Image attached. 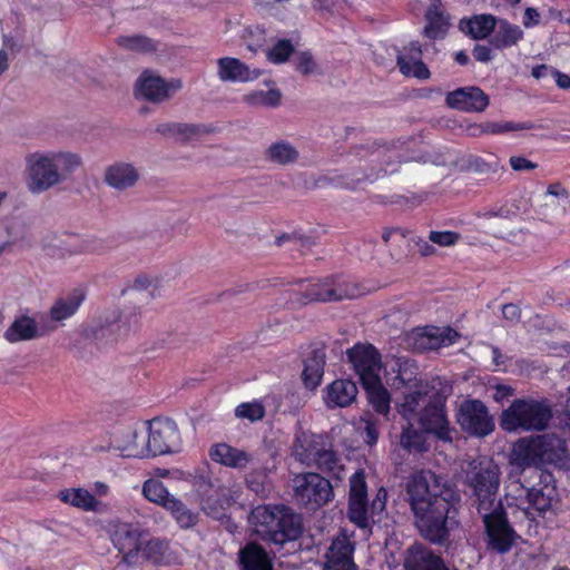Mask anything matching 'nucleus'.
Returning <instances> with one entry per match:
<instances>
[{
	"mask_svg": "<svg viewBox=\"0 0 570 570\" xmlns=\"http://www.w3.org/2000/svg\"><path fill=\"white\" fill-rule=\"evenodd\" d=\"M405 502L419 534L435 546H448L455 523L460 495L441 475L419 470L405 482Z\"/></svg>",
	"mask_w": 570,
	"mask_h": 570,
	"instance_id": "nucleus-1",
	"label": "nucleus"
},
{
	"mask_svg": "<svg viewBox=\"0 0 570 570\" xmlns=\"http://www.w3.org/2000/svg\"><path fill=\"white\" fill-rule=\"evenodd\" d=\"M440 380L423 384L404 396L399 412L406 421L417 420L421 429L436 439L452 443L456 432L445 413V396L440 392Z\"/></svg>",
	"mask_w": 570,
	"mask_h": 570,
	"instance_id": "nucleus-2",
	"label": "nucleus"
},
{
	"mask_svg": "<svg viewBox=\"0 0 570 570\" xmlns=\"http://www.w3.org/2000/svg\"><path fill=\"white\" fill-rule=\"evenodd\" d=\"M81 165V157L75 153H33L26 158L27 187L32 194L45 193L63 183Z\"/></svg>",
	"mask_w": 570,
	"mask_h": 570,
	"instance_id": "nucleus-3",
	"label": "nucleus"
},
{
	"mask_svg": "<svg viewBox=\"0 0 570 570\" xmlns=\"http://www.w3.org/2000/svg\"><path fill=\"white\" fill-rule=\"evenodd\" d=\"M567 453V442L554 433L525 436L513 443L510 464L520 471L544 464L557 465L566 460Z\"/></svg>",
	"mask_w": 570,
	"mask_h": 570,
	"instance_id": "nucleus-4",
	"label": "nucleus"
},
{
	"mask_svg": "<svg viewBox=\"0 0 570 570\" xmlns=\"http://www.w3.org/2000/svg\"><path fill=\"white\" fill-rule=\"evenodd\" d=\"M552 409L546 399H515L501 412L500 428L508 433L541 432L548 429Z\"/></svg>",
	"mask_w": 570,
	"mask_h": 570,
	"instance_id": "nucleus-5",
	"label": "nucleus"
},
{
	"mask_svg": "<svg viewBox=\"0 0 570 570\" xmlns=\"http://www.w3.org/2000/svg\"><path fill=\"white\" fill-rule=\"evenodd\" d=\"M252 520L263 540L279 546L296 540L303 532L301 515L285 505L258 507L253 511Z\"/></svg>",
	"mask_w": 570,
	"mask_h": 570,
	"instance_id": "nucleus-6",
	"label": "nucleus"
},
{
	"mask_svg": "<svg viewBox=\"0 0 570 570\" xmlns=\"http://www.w3.org/2000/svg\"><path fill=\"white\" fill-rule=\"evenodd\" d=\"M500 483L501 471L493 459L484 455L469 462L465 484L471 491V505L476 511H488L491 507L501 503L498 500Z\"/></svg>",
	"mask_w": 570,
	"mask_h": 570,
	"instance_id": "nucleus-7",
	"label": "nucleus"
},
{
	"mask_svg": "<svg viewBox=\"0 0 570 570\" xmlns=\"http://www.w3.org/2000/svg\"><path fill=\"white\" fill-rule=\"evenodd\" d=\"M292 488L295 501L309 510H316L334 498L330 480L316 472L296 474Z\"/></svg>",
	"mask_w": 570,
	"mask_h": 570,
	"instance_id": "nucleus-8",
	"label": "nucleus"
},
{
	"mask_svg": "<svg viewBox=\"0 0 570 570\" xmlns=\"http://www.w3.org/2000/svg\"><path fill=\"white\" fill-rule=\"evenodd\" d=\"M478 513L483 520L489 546L499 553L508 552L514 543L515 532L508 521L503 504L499 503Z\"/></svg>",
	"mask_w": 570,
	"mask_h": 570,
	"instance_id": "nucleus-9",
	"label": "nucleus"
},
{
	"mask_svg": "<svg viewBox=\"0 0 570 570\" xmlns=\"http://www.w3.org/2000/svg\"><path fill=\"white\" fill-rule=\"evenodd\" d=\"M193 485L199 498V504L206 514L216 517L229 505L228 490L217 480L214 481L207 469L195 471Z\"/></svg>",
	"mask_w": 570,
	"mask_h": 570,
	"instance_id": "nucleus-10",
	"label": "nucleus"
},
{
	"mask_svg": "<svg viewBox=\"0 0 570 570\" xmlns=\"http://www.w3.org/2000/svg\"><path fill=\"white\" fill-rule=\"evenodd\" d=\"M456 422L471 436L484 438L494 431L495 424L485 404L479 400L463 401L456 411Z\"/></svg>",
	"mask_w": 570,
	"mask_h": 570,
	"instance_id": "nucleus-11",
	"label": "nucleus"
},
{
	"mask_svg": "<svg viewBox=\"0 0 570 570\" xmlns=\"http://www.w3.org/2000/svg\"><path fill=\"white\" fill-rule=\"evenodd\" d=\"M302 288L294 294L297 304H308L312 302L341 301L355 296L354 287L347 285L338 278H326L308 284H301Z\"/></svg>",
	"mask_w": 570,
	"mask_h": 570,
	"instance_id": "nucleus-12",
	"label": "nucleus"
},
{
	"mask_svg": "<svg viewBox=\"0 0 570 570\" xmlns=\"http://www.w3.org/2000/svg\"><path fill=\"white\" fill-rule=\"evenodd\" d=\"M149 456L180 451L181 438L177 424L170 419H154L146 433Z\"/></svg>",
	"mask_w": 570,
	"mask_h": 570,
	"instance_id": "nucleus-13",
	"label": "nucleus"
},
{
	"mask_svg": "<svg viewBox=\"0 0 570 570\" xmlns=\"http://www.w3.org/2000/svg\"><path fill=\"white\" fill-rule=\"evenodd\" d=\"M137 324L136 314L122 315L118 309H111L99 316L91 332L97 341L112 343L126 337Z\"/></svg>",
	"mask_w": 570,
	"mask_h": 570,
	"instance_id": "nucleus-14",
	"label": "nucleus"
},
{
	"mask_svg": "<svg viewBox=\"0 0 570 570\" xmlns=\"http://www.w3.org/2000/svg\"><path fill=\"white\" fill-rule=\"evenodd\" d=\"M347 360L358 375L361 384L375 382L382 364L379 351L371 344H356L346 351Z\"/></svg>",
	"mask_w": 570,
	"mask_h": 570,
	"instance_id": "nucleus-15",
	"label": "nucleus"
},
{
	"mask_svg": "<svg viewBox=\"0 0 570 570\" xmlns=\"http://www.w3.org/2000/svg\"><path fill=\"white\" fill-rule=\"evenodd\" d=\"M110 445L124 458H149L146 431L137 425H126L116 429L110 438Z\"/></svg>",
	"mask_w": 570,
	"mask_h": 570,
	"instance_id": "nucleus-16",
	"label": "nucleus"
},
{
	"mask_svg": "<svg viewBox=\"0 0 570 570\" xmlns=\"http://www.w3.org/2000/svg\"><path fill=\"white\" fill-rule=\"evenodd\" d=\"M183 88L180 79L173 78L165 80L164 78L145 71L138 78L135 92L136 96L154 104H160L168 100L174 94Z\"/></svg>",
	"mask_w": 570,
	"mask_h": 570,
	"instance_id": "nucleus-17",
	"label": "nucleus"
},
{
	"mask_svg": "<svg viewBox=\"0 0 570 570\" xmlns=\"http://www.w3.org/2000/svg\"><path fill=\"white\" fill-rule=\"evenodd\" d=\"M355 542L345 530L333 538L325 553L324 570H357L354 562Z\"/></svg>",
	"mask_w": 570,
	"mask_h": 570,
	"instance_id": "nucleus-18",
	"label": "nucleus"
},
{
	"mask_svg": "<svg viewBox=\"0 0 570 570\" xmlns=\"http://www.w3.org/2000/svg\"><path fill=\"white\" fill-rule=\"evenodd\" d=\"M115 548L122 554V561L128 564H137L141 550V532L131 523H118L111 534Z\"/></svg>",
	"mask_w": 570,
	"mask_h": 570,
	"instance_id": "nucleus-19",
	"label": "nucleus"
},
{
	"mask_svg": "<svg viewBox=\"0 0 570 570\" xmlns=\"http://www.w3.org/2000/svg\"><path fill=\"white\" fill-rule=\"evenodd\" d=\"M446 105L465 112H481L489 105V97L479 87H463L449 92Z\"/></svg>",
	"mask_w": 570,
	"mask_h": 570,
	"instance_id": "nucleus-20",
	"label": "nucleus"
},
{
	"mask_svg": "<svg viewBox=\"0 0 570 570\" xmlns=\"http://www.w3.org/2000/svg\"><path fill=\"white\" fill-rule=\"evenodd\" d=\"M404 568L405 570H449L440 556L420 543L406 549Z\"/></svg>",
	"mask_w": 570,
	"mask_h": 570,
	"instance_id": "nucleus-21",
	"label": "nucleus"
},
{
	"mask_svg": "<svg viewBox=\"0 0 570 570\" xmlns=\"http://www.w3.org/2000/svg\"><path fill=\"white\" fill-rule=\"evenodd\" d=\"M209 456L214 462L236 470L246 469L255 460L253 453L228 443L214 444L209 450Z\"/></svg>",
	"mask_w": 570,
	"mask_h": 570,
	"instance_id": "nucleus-22",
	"label": "nucleus"
},
{
	"mask_svg": "<svg viewBox=\"0 0 570 570\" xmlns=\"http://www.w3.org/2000/svg\"><path fill=\"white\" fill-rule=\"evenodd\" d=\"M259 69H250L237 58L223 57L217 60V76L222 81L248 82L261 76Z\"/></svg>",
	"mask_w": 570,
	"mask_h": 570,
	"instance_id": "nucleus-23",
	"label": "nucleus"
},
{
	"mask_svg": "<svg viewBox=\"0 0 570 570\" xmlns=\"http://www.w3.org/2000/svg\"><path fill=\"white\" fill-rule=\"evenodd\" d=\"M325 446L322 435L303 431L298 433L293 443L292 454L301 463L313 468V462L321 450Z\"/></svg>",
	"mask_w": 570,
	"mask_h": 570,
	"instance_id": "nucleus-24",
	"label": "nucleus"
},
{
	"mask_svg": "<svg viewBox=\"0 0 570 570\" xmlns=\"http://www.w3.org/2000/svg\"><path fill=\"white\" fill-rule=\"evenodd\" d=\"M139 170L129 163H115L108 166L104 174V181L111 188L124 191L132 188L139 180Z\"/></svg>",
	"mask_w": 570,
	"mask_h": 570,
	"instance_id": "nucleus-25",
	"label": "nucleus"
},
{
	"mask_svg": "<svg viewBox=\"0 0 570 570\" xmlns=\"http://www.w3.org/2000/svg\"><path fill=\"white\" fill-rule=\"evenodd\" d=\"M422 50L417 42H411L396 57L400 71L404 76H412L417 79H428L430 71L421 59Z\"/></svg>",
	"mask_w": 570,
	"mask_h": 570,
	"instance_id": "nucleus-26",
	"label": "nucleus"
},
{
	"mask_svg": "<svg viewBox=\"0 0 570 570\" xmlns=\"http://www.w3.org/2000/svg\"><path fill=\"white\" fill-rule=\"evenodd\" d=\"M425 21L423 33L426 38L433 40L444 38L451 22L441 0L431 1L425 12Z\"/></svg>",
	"mask_w": 570,
	"mask_h": 570,
	"instance_id": "nucleus-27",
	"label": "nucleus"
},
{
	"mask_svg": "<svg viewBox=\"0 0 570 570\" xmlns=\"http://www.w3.org/2000/svg\"><path fill=\"white\" fill-rule=\"evenodd\" d=\"M459 333L451 327H432L425 330L415 338V348L420 351H433L449 346L456 341Z\"/></svg>",
	"mask_w": 570,
	"mask_h": 570,
	"instance_id": "nucleus-28",
	"label": "nucleus"
},
{
	"mask_svg": "<svg viewBox=\"0 0 570 570\" xmlns=\"http://www.w3.org/2000/svg\"><path fill=\"white\" fill-rule=\"evenodd\" d=\"M242 570H273V563L265 549L257 542H248L238 551Z\"/></svg>",
	"mask_w": 570,
	"mask_h": 570,
	"instance_id": "nucleus-29",
	"label": "nucleus"
},
{
	"mask_svg": "<svg viewBox=\"0 0 570 570\" xmlns=\"http://www.w3.org/2000/svg\"><path fill=\"white\" fill-rule=\"evenodd\" d=\"M357 395V386L351 380H336L326 389L325 402L328 407H345L351 405Z\"/></svg>",
	"mask_w": 570,
	"mask_h": 570,
	"instance_id": "nucleus-30",
	"label": "nucleus"
},
{
	"mask_svg": "<svg viewBox=\"0 0 570 570\" xmlns=\"http://www.w3.org/2000/svg\"><path fill=\"white\" fill-rule=\"evenodd\" d=\"M326 354L324 348H315L304 360L302 379L306 387L314 390L322 381Z\"/></svg>",
	"mask_w": 570,
	"mask_h": 570,
	"instance_id": "nucleus-31",
	"label": "nucleus"
},
{
	"mask_svg": "<svg viewBox=\"0 0 570 570\" xmlns=\"http://www.w3.org/2000/svg\"><path fill=\"white\" fill-rule=\"evenodd\" d=\"M83 299L85 294L78 289L59 297L49 309V318L57 323L70 318L76 314Z\"/></svg>",
	"mask_w": 570,
	"mask_h": 570,
	"instance_id": "nucleus-32",
	"label": "nucleus"
},
{
	"mask_svg": "<svg viewBox=\"0 0 570 570\" xmlns=\"http://www.w3.org/2000/svg\"><path fill=\"white\" fill-rule=\"evenodd\" d=\"M3 337L9 343L32 341L39 337L37 322L27 315L19 316L6 330Z\"/></svg>",
	"mask_w": 570,
	"mask_h": 570,
	"instance_id": "nucleus-33",
	"label": "nucleus"
},
{
	"mask_svg": "<svg viewBox=\"0 0 570 570\" xmlns=\"http://www.w3.org/2000/svg\"><path fill=\"white\" fill-rule=\"evenodd\" d=\"M267 161L278 165L288 166L295 164L299 158L298 149L287 140H277L272 142L264 151Z\"/></svg>",
	"mask_w": 570,
	"mask_h": 570,
	"instance_id": "nucleus-34",
	"label": "nucleus"
},
{
	"mask_svg": "<svg viewBox=\"0 0 570 570\" xmlns=\"http://www.w3.org/2000/svg\"><path fill=\"white\" fill-rule=\"evenodd\" d=\"M497 20L492 14H476L470 19L461 20L460 28L472 39H485L492 33Z\"/></svg>",
	"mask_w": 570,
	"mask_h": 570,
	"instance_id": "nucleus-35",
	"label": "nucleus"
},
{
	"mask_svg": "<svg viewBox=\"0 0 570 570\" xmlns=\"http://www.w3.org/2000/svg\"><path fill=\"white\" fill-rule=\"evenodd\" d=\"M556 497V487L548 483L542 487H532L527 489L529 509L535 510L540 514L551 509Z\"/></svg>",
	"mask_w": 570,
	"mask_h": 570,
	"instance_id": "nucleus-36",
	"label": "nucleus"
},
{
	"mask_svg": "<svg viewBox=\"0 0 570 570\" xmlns=\"http://www.w3.org/2000/svg\"><path fill=\"white\" fill-rule=\"evenodd\" d=\"M313 466L331 478L342 480L344 465L341 458L331 448L324 446L313 462Z\"/></svg>",
	"mask_w": 570,
	"mask_h": 570,
	"instance_id": "nucleus-37",
	"label": "nucleus"
},
{
	"mask_svg": "<svg viewBox=\"0 0 570 570\" xmlns=\"http://www.w3.org/2000/svg\"><path fill=\"white\" fill-rule=\"evenodd\" d=\"M397 375L395 381L404 387L419 390L421 385L432 383L435 379L423 382L419 375L420 370L415 361L410 358H399L397 361Z\"/></svg>",
	"mask_w": 570,
	"mask_h": 570,
	"instance_id": "nucleus-38",
	"label": "nucleus"
},
{
	"mask_svg": "<svg viewBox=\"0 0 570 570\" xmlns=\"http://www.w3.org/2000/svg\"><path fill=\"white\" fill-rule=\"evenodd\" d=\"M426 434L423 429H415L412 421H407V424L402 428L400 444L409 452H425L429 450Z\"/></svg>",
	"mask_w": 570,
	"mask_h": 570,
	"instance_id": "nucleus-39",
	"label": "nucleus"
},
{
	"mask_svg": "<svg viewBox=\"0 0 570 570\" xmlns=\"http://www.w3.org/2000/svg\"><path fill=\"white\" fill-rule=\"evenodd\" d=\"M58 498L62 502L85 511H94L98 504L96 498L88 490L81 488L62 490Z\"/></svg>",
	"mask_w": 570,
	"mask_h": 570,
	"instance_id": "nucleus-40",
	"label": "nucleus"
},
{
	"mask_svg": "<svg viewBox=\"0 0 570 570\" xmlns=\"http://www.w3.org/2000/svg\"><path fill=\"white\" fill-rule=\"evenodd\" d=\"M366 391L368 402L373 409L380 414H387L390 411V393L383 386L381 377L375 379V382L368 384H362Z\"/></svg>",
	"mask_w": 570,
	"mask_h": 570,
	"instance_id": "nucleus-41",
	"label": "nucleus"
},
{
	"mask_svg": "<svg viewBox=\"0 0 570 570\" xmlns=\"http://www.w3.org/2000/svg\"><path fill=\"white\" fill-rule=\"evenodd\" d=\"M142 494L151 503L166 510L175 495L170 494L165 484L158 479H148L142 484Z\"/></svg>",
	"mask_w": 570,
	"mask_h": 570,
	"instance_id": "nucleus-42",
	"label": "nucleus"
},
{
	"mask_svg": "<svg viewBox=\"0 0 570 570\" xmlns=\"http://www.w3.org/2000/svg\"><path fill=\"white\" fill-rule=\"evenodd\" d=\"M348 520L361 529L370 527V504L368 499L348 498L347 512Z\"/></svg>",
	"mask_w": 570,
	"mask_h": 570,
	"instance_id": "nucleus-43",
	"label": "nucleus"
},
{
	"mask_svg": "<svg viewBox=\"0 0 570 570\" xmlns=\"http://www.w3.org/2000/svg\"><path fill=\"white\" fill-rule=\"evenodd\" d=\"M523 37V31L520 27L511 24L507 21H501L498 31L491 40V43L497 49H503L514 46Z\"/></svg>",
	"mask_w": 570,
	"mask_h": 570,
	"instance_id": "nucleus-44",
	"label": "nucleus"
},
{
	"mask_svg": "<svg viewBox=\"0 0 570 570\" xmlns=\"http://www.w3.org/2000/svg\"><path fill=\"white\" fill-rule=\"evenodd\" d=\"M166 510L171 514L177 524L183 529H189L197 524L198 513L190 510L183 501L175 497Z\"/></svg>",
	"mask_w": 570,
	"mask_h": 570,
	"instance_id": "nucleus-45",
	"label": "nucleus"
},
{
	"mask_svg": "<svg viewBox=\"0 0 570 570\" xmlns=\"http://www.w3.org/2000/svg\"><path fill=\"white\" fill-rule=\"evenodd\" d=\"M244 101L250 107L275 108L281 105L282 92L278 89L254 90L244 96Z\"/></svg>",
	"mask_w": 570,
	"mask_h": 570,
	"instance_id": "nucleus-46",
	"label": "nucleus"
},
{
	"mask_svg": "<svg viewBox=\"0 0 570 570\" xmlns=\"http://www.w3.org/2000/svg\"><path fill=\"white\" fill-rule=\"evenodd\" d=\"M177 139L187 144L197 140L202 136L215 132V128L205 124L178 122Z\"/></svg>",
	"mask_w": 570,
	"mask_h": 570,
	"instance_id": "nucleus-47",
	"label": "nucleus"
},
{
	"mask_svg": "<svg viewBox=\"0 0 570 570\" xmlns=\"http://www.w3.org/2000/svg\"><path fill=\"white\" fill-rule=\"evenodd\" d=\"M168 550V542L158 538L150 539L141 544L140 554L155 563L163 560Z\"/></svg>",
	"mask_w": 570,
	"mask_h": 570,
	"instance_id": "nucleus-48",
	"label": "nucleus"
},
{
	"mask_svg": "<svg viewBox=\"0 0 570 570\" xmlns=\"http://www.w3.org/2000/svg\"><path fill=\"white\" fill-rule=\"evenodd\" d=\"M117 43L125 49L141 52L154 51L156 49L151 39L138 35L119 37Z\"/></svg>",
	"mask_w": 570,
	"mask_h": 570,
	"instance_id": "nucleus-49",
	"label": "nucleus"
},
{
	"mask_svg": "<svg viewBox=\"0 0 570 570\" xmlns=\"http://www.w3.org/2000/svg\"><path fill=\"white\" fill-rule=\"evenodd\" d=\"M235 415L250 422L261 421L265 416V407L261 402H246L235 409Z\"/></svg>",
	"mask_w": 570,
	"mask_h": 570,
	"instance_id": "nucleus-50",
	"label": "nucleus"
},
{
	"mask_svg": "<svg viewBox=\"0 0 570 570\" xmlns=\"http://www.w3.org/2000/svg\"><path fill=\"white\" fill-rule=\"evenodd\" d=\"M535 126L532 121L513 122V121H501V122H488L484 126V131L488 134H503L514 130H529L534 129Z\"/></svg>",
	"mask_w": 570,
	"mask_h": 570,
	"instance_id": "nucleus-51",
	"label": "nucleus"
},
{
	"mask_svg": "<svg viewBox=\"0 0 570 570\" xmlns=\"http://www.w3.org/2000/svg\"><path fill=\"white\" fill-rule=\"evenodd\" d=\"M348 498L368 499L366 476L363 469L356 470L350 476Z\"/></svg>",
	"mask_w": 570,
	"mask_h": 570,
	"instance_id": "nucleus-52",
	"label": "nucleus"
},
{
	"mask_svg": "<svg viewBox=\"0 0 570 570\" xmlns=\"http://www.w3.org/2000/svg\"><path fill=\"white\" fill-rule=\"evenodd\" d=\"M294 52L292 42L287 39L277 41L273 48L267 52V58L274 63H283L287 61L289 56Z\"/></svg>",
	"mask_w": 570,
	"mask_h": 570,
	"instance_id": "nucleus-53",
	"label": "nucleus"
},
{
	"mask_svg": "<svg viewBox=\"0 0 570 570\" xmlns=\"http://www.w3.org/2000/svg\"><path fill=\"white\" fill-rule=\"evenodd\" d=\"M460 237L461 236L459 233L451 230H431L429 234V240L432 244L439 245L441 247L454 246L459 242Z\"/></svg>",
	"mask_w": 570,
	"mask_h": 570,
	"instance_id": "nucleus-54",
	"label": "nucleus"
},
{
	"mask_svg": "<svg viewBox=\"0 0 570 570\" xmlns=\"http://www.w3.org/2000/svg\"><path fill=\"white\" fill-rule=\"evenodd\" d=\"M106 247L102 240L97 238H88L79 242L73 249L70 252L71 254H102L105 253Z\"/></svg>",
	"mask_w": 570,
	"mask_h": 570,
	"instance_id": "nucleus-55",
	"label": "nucleus"
},
{
	"mask_svg": "<svg viewBox=\"0 0 570 570\" xmlns=\"http://www.w3.org/2000/svg\"><path fill=\"white\" fill-rule=\"evenodd\" d=\"M296 70L303 75H312L318 72V66L313 56L308 51H301L296 55Z\"/></svg>",
	"mask_w": 570,
	"mask_h": 570,
	"instance_id": "nucleus-56",
	"label": "nucleus"
},
{
	"mask_svg": "<svg viewBox=\"0 0 570 570\" xmlns=\"http://www.w3.org/2000/svg\"><path fill=\"white\" fill-rule=\"evenodd\" d=\"M546 196L556 197V198L562 200L564 204L570 203L569 190L559 181H554V183H551L550 185H548L547 190H546ZM562 208H563V212L567 210L566 205H563Z\"/></svg>",
	"mask_w": 570,
	"mask_h": 570,
	"instance_id": "nucleus-57",
	"label": "nucleus"
},
{
	"mask_svg": "<svg viewBox=\"0 0 570 570\" xmlns=\"http://www.w3.org/2000/svg\"><path fill=\"white\" fill-rule=\"evenodd\" d=\"M362 423L363 426L361 429L364 441L370 445L375 444L379 438L376 424L371 420H362Z\"/></svg>",
	"mask_w": 570,
	"mask_h": 570,
	"instance_id": "nucleus-58",
	"label": "nucleus"
},
{
	"mask_svg": "<svg viewBox=\"0 0 570 570\" xmlns=\"http://www.w3.org/2000/svg\"><path fill=\"white\" fill-rule=\"evenodd\" d=\"M509 163L511 168L515 171H528L533 170L538 167V164L522 156H512L510 157Z\"/></svg>",
	"mask_w": 570,
	"mask_h": 570,
	"instance_id": "nucleus-59",
	"label": "nucleus"
},
{
	"mask_svg": "<svg viewBox=\"0 0 570 570\" xmlns=\"http://www.w3.org/2000/svg\"><path fill=\"white\" fill-rule=\"evenodd\" d=\"M386 499H387V492L384 488H380L376 492V495L371 504V512L372 513H380L385 509L386 505Z\"/></svg>",
	"mask_w": 570,
	"mask_h": 570,
	"instance_id": "nucleus-60",
	"label": "nucleus"
},
{
	"mask_svg": "<svg viewBox=\"0 0 570 570\" xmlns=\"http://www.w3.org/2000/svg\"><path fill=\"white\" fill-rule=\"evenodd\" d=\"M178 122H163L156 127V132L167 138L177 139Z\"/></svg>",
	"mask_w": 570,
	"mask_h": 570,
	"instance_id": "nucleus-61",
	"label": "nucleus"
},
{
	"mask_svg": "<svg viewBox=\"0 0 570 570\" xmlns=\"http://www.w3.org/2000/svg\"><path fill=\"white\" fill-rule=\"evenodd\" d=\"M473 57L480 62H489L492 59V52L488 46L476 45L473 49Z\"/></svg>",
	"mask_w": 570,
	"mask_h": 570,
	"instance_id": "nucleus-62",
	"label": "nucleus"
},
{
	"mask_svg": "<svg viewBox=\"0 0 570 570\" xmlns=\"http://www.w3.org/2000/svg\"><path fill=\"white\" fill-rule=\"evenodd\" d=\"M521 311L518 305L509 303L502 306V315L508 321H518L520 318Z\"/></svg>",
	"mask_w": 570,
	"mask_h": 570,
	"instance_id": "nucleus-63",
	"label": "nucleus"
},
{
	"mask_svg": "<svg viewBox=\"0 0 570 570\" xmlns=\"http://www.w3.org/2000/svg\"><path fill=\"white\" fill-rule=\"evenodd\" d=\"M263 476L262 473L252 472L246 478V483L257 494L264 491L263 482L257 480Z\"/></svg>",
	"mask_w": 570,
	"mask_h": 570,
	"instance_id": "nucleus-64",
	"label": "nucleus"
}]
</instances>
